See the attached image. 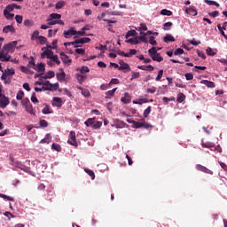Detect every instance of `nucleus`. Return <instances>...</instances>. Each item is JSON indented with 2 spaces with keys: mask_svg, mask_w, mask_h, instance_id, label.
<instances>
[{
  "mask_svg": "<svg viewBox=\"0 0 227 227\" xmlns=\"http://www.w3.org/2000/svg\"><path fill=\"white\" fill-rule=\"evenodd\" d=\"M21 10V5H18V4H8L5 8L4 9V17L7 20H13L15 15L14 10Z\"/></svg>",
  "mask_w": 227,
  "mask_h": 227,
  "instance_id": "obj_1",
  "label": "nucleus"
},
{
  "mask_svg": "<svg viewBox=\"0 0 227 227\" xmlns=\"http://www.w3.org/2000/svg\"><path fill=\"white\" fill-rule=\"evenodd\" d=\"M128 123H131L135 129H141V127H144V129H152L153 125L151 123H147L145 120V118H142L140 121H136L135 120L128 119Z\"/></svg>",
  "mask_w": 227,
  "mask_h": 227,
  "instance_id": "obj_2",
  "label": "nucleus"
},
{
  "mask_svg": "<svg viewBox=\"0 0 227 227\" xmlns=\"http://www.w3.org/2000/svg\"><path fill=\"white\" fill-rule=\"evenodd\" d=\"M59 88V83L56 82L52 84L50 81H45L43 84V90L44 91H56Z\"/></svg>",
  "mask_w": 227,
  "mask_h": 227,
  "instance_id": "obj_3",
  "label": "nucleus"
},
{
  "mask_svg": "<svg viewBox=\"0 0 227 227\" xmlns=\"http://www.w3.org/2000/svg\"><path fill=\"white\" fill-rule=\"evenodd\" d=\"M22 106L25 107L27 113H29V114L35 115V113L34 111L33 106H32L29 98H24L22 100Z\"/></svg>",
  "mask_w": 227,
  "mask_h": 227,
  "instance_id": "obj_4",
  "label": "nucleus"
},
{
  "mask_svg": "<svg viewBox=\"0 0 227 227\" xmlns=\"http://www.w3.org/2000/svg\"><path fill=\"white\" fill-rule=\"evenodd\" d=\"M89 42H90V38H80L79 40H74V42H67L64 43V45L66 47H67V45H74V47H79L80 43H89Z\"/></svg>",
  "mask_w": 227,
  "mask_h": 227,
  "instance_id": "obj_5",
  "label": "nucleus"
},
{
  "mask_svg": "<svg viewBox=\"0 0 227 227\" xmlns=\"http://www.w3.org/2000/svg\"><path fill=\"white\" fill-rule=\"evenodd\" d=\"M9 104L10 100L8 97L3 95L2 86H0V107H2V109H4L5 107H7V106H9Z\"/></svg>",
  "mask_w": 227,
  "mask_h": 227,
  "instance_id": "obj_6",
  "label": "nucleus"
},
{
  "mask_svg": "<svg viewBox=\"0 0 227 227\" xmlns=\"http://www.w3.org/2000/svg\"><path fill=\"white\" fill-rule=\"evenodd\" d=\"M67 143L69 145H72L73 146H75V147L78 146V143L76 141V134H75L74 130L70 131L69 138H68Z\"/></svg>",
  "mask_w": 227,
  "mask_h": 227,
  "instance_id": "obj_7",
  "label": "nucleus"
},
{
  "mask_svg": "<svg viewBox=\"0 0 227 227\" xmlns=\"http://www.w3.org/2000/svg\"><path fill=\"white\" fill-rule=\"evenodd\" d=\"M17 45L18 42H11L10 43L4 45L3 50L7 51V52H14Z\"/></svg>",
  "mask_w": 227,
  "mask_h": 227,
  "instance_id": "obj_8",
  "label": "nucleus"
},
{
  "mask_svg": "<svg viewBox=\"0 0 227 227\" xmlns=\"http://www.w3.org/2000/svg\"><path fill=\"white\" fill-rule=\"evenodd\" d=\"M196 169L199 171H202L203 173H207L208 175H214V171L212 169H209L206 166H203L202 164H196L195 166Z\"/></svg>",
  "mask_w": 227,
  "mask_h": 227,
  "instance_id": "obj_9",
  "label": "nucleus"
},
{
  "mask_svg": "<svg viewBox=\"0 0 227 227\" xmlns=\"http://www.w3.org/2000/svg\"><path fill=\"white\" fill-rule=\"evenodd\" d=\"M127 123L123 121L122 120H114L112 123V127H115V129H124L126 127Z\"/></svg>",
  "mask_w": 227,
  "mask_h": 227,
  "instance_id": "obj_10",
  "label": "nucleus"
},
{
  "mask_svg": "<svg viewBox=\"0 0 227 227\" xmlns=\"http://www.w3.org/2000/svg\"><path fill=\"white\" fill-rule=\"evenodd\" d=\"M1 81H4V84H11L12 82V77H9L8 75V69L4 70L1 76Z\"/></svg>",
  "mask_w": 227,
  "mask_h": 227,
  "instance_id": "obj_11",
  "label": "nucleus"
},
{
  "mask_svg": "<svg viewBox=\"0 0 227 227\" xmlns=\"http://www.w3.org/2000/svg\"><path fill=\"white\" fill-rule=\"evenodd\" d=\"M77 35V31L71 27L68 31H64V37L65 38H71L72 36H75Z\"/></svg>",
  "mask_w": 227,
  "mask_h": 227,
  "instance_id": "obj_12",
  "label": "nucleus"
},
{
  "mask_svg": "<svg viewBox=\"0 0 227 227\" xmlns=\"http://www.w3.org/2000/svg\"><path fill=\"white\" fill-rule=\"evenodd\" d=\"M185 13L187 15H191L192 17H196L198 15L197 9H194V7H186Z\"/></svg>",
  "mask_w": 227,
  "mask_h": 227,
  "instance_id": "obj_13",
  "label": "nucleus"
},
{
  "mask_svg": "<svg viewBox=\"0 0 227 227\" xmlns=\"http://www.w3.org/2000/svg\"><path fill=\"white\" fill-rule=\"evenodd\" d=\"M56 77L58 81L60 82H64L66 81L67 74H65L64 70H60L58 74H56Z\"/></svg>",
  "mask_w": 227,
  "mask_h": 227,
  "instance_id": "obj_14",
  "label": "nucleus"
},
{
  "mask_svg": "<svg viewBox=\"0 0 227 227\" xmlns=\"http://www.w3.org/2000/svg\"><path fill=\"white\" fill-rule=\"evenodd\" d=\"M3 33H4L5 35H8V33H16V29L15 27H13V26H4V27L3 28Z\"/></svg>",
  "mask_w": 227,
  "mask_h": 227,
  "instance_id": "obj_15",
  "label": "nucleus"
},
{
  "mask_svg": "<svg viewBox=\"0 0 227 227\" xmlns=\"http://www.w3.org/2000/svg\"><path fill=\"white\" fill-rule=\"evenodd\" d=\"M62 62L65 63V65H71L72 59H69L68 56L65 54V52H60Z\"/></svg>",
  "mask_w": 227,
  "mask_h": 227,
  "instance_id": "obj_16",
  "label": "nucleus"
},
{
  "mask_svg": "<svg viewBox=\"0 0 227 227\" xmlns=\"http://www.w3.org/2000/svg\"><path fill=\"white\" fill-rule=\"evenodd\" d=\"M15 166H16V168H19L20 169H22L23 171H26V172L30 171V168H28V166H26L25 164H22V162H16Z\"/></svg>",
  "mask_w": 227,
  "mask_h": 227,
  "instance_id": "obj_17",
  "label": "nucleus"
},
{
  "mask_svg": "<svg viewBox=\"0 0 227 227\" xmlns=\"http://www.w3.org/2000/svg\"><path fill=\"white\" fill-rule=\"evenodd\" d=\"M121 101L123 104H130V102H131L130 95H129V93H124V97H122V98H121Z\"/></svg>",
  "mask_w": 227,
  "mask_h": 227,
  "instance_id": "obj_18",
  "label": "nucleus"
},
{
  "mask_svg": "<svg viewBox=\"0 0 227 227\" xmlns=\"http://www.w3.org/2000/svg\"><path fill=\"white\" fill-rule=\"evenodd\" d=\"M148 102H153V99L151 98V100H148V98H140L139 100H134L133 104L142 105V104H146Z\"/></svg>",
  "mask_w": 227,
  "mask_h": 227,
  "instance_id": "obj_19",
  "label": "nucleus"
},
{
  "mask_svg": "<svg viewBox=\"0 0 227 227\" xmlns=\"http://www.w3.org/2000/svg\"><path fill=\"white\" fill-rule=\"evenodd\" d=\"M43 114H51L53 113V111H51V106H48L47 104H44V107L42 110Z\"/></svg>",
  "mask_w": 227,
  "mask_h": 227,
  "instance_id": "obj_20",
  "label": "nucleus"
},
{
  "mask_svg": "<svg viewBox=\"0 0 227 227\" xmlns=\"http://www.w3.org/2000/svg\"><path fill=\"white\" fill-rule=\"evenodd\" d=\"M148 54L150 58H152V59L155 61L156 47H152V49H149Z\"/></svg>",
  "mask_w": 227,
  "mask_h": 227,
  "instance_id": "obj_21",
  "label": "nucleus"
},
{
  "mask_svg": "<svg viewBox=\"0 0 227 227\" xmlns=\"http://www.w3.org/2000/svg\"><path fill=\"white\" fill-rule=\"evenodd\" d=\"M35 71L36 72H45V64L39 63L38 65H35Z\"/></svg>",
  "mask_w": 227,
  "mask_h": 227,
  "instance_id": "obj_22",
  "label": "nucleus"
},
{
  "mask_svg": "<svg viewBox=\"0 0 227 227\" xmlns=\"http://www.w3.org/2000/svg\"><path fill=\"white\" fill-rule=\"evenodd\" d=\"M121 67H119V70H130V67L128 63H124V61H120Z\"/></svg>",
  "mask_w": 227,
  "mask_h": 227,
  "instance_id": "obj_23",
  "label": "nucleus"
},
{
  "mask_svg": "<svg viewBox=\"0 0 227 227\" xmlns=\"http://www.w3.org/2000/svg\"><path fill=\"white\" fill-rule=\"evenodd\" d=\"M201 84H205L207 88H215V84L212 81L204 80L201 81Z\"/></svg>",
  "mask_w": 227,
  "mask_h": 227,
  "instance_id": "obj_24",
  "label": "nucleus"
},
{
  "mask_svg": "<svg viewBox=\"0 0 227 227\" xmlns=\"http://www.w3.org/2000/svg\"><path fill=\"white\" fill-rule=\"evenodd\" d=\"M47 24L48 26H56V24H58V20L52 19V12L50 15L49 19H47Z\"/></svg>",
  "mask_w": 227,
  "mask_h": 227,
  "instance_id": "obj_25",
  "label": "nucleus"
},
{
  "mask_svg": "<svg viewBox=\"0 0 227 227\" xmlns=\"http://www.w3.org/2000/svg\"><path fill=\"white\" fill-rule=\"evenodd\" d=\"M118 88H114L113 90H110L108 91H106V98H111L112 97L114 96L115 91H117Z\"/></svg>",
  "mask_w": 227,
  "mask_h": 227,
  "instance_id": "obj_26",
  "label": "nucleus"
},
{
  "mask_svg": "<svg viewBox=\"0 0 227 227\" xmlns=\"http://www.w3.org/2000/svg\"><path fill=\"white\" fill-rule=\"evenodd\" d=\"M45 54H46V58L48 59H51V60L53 59L54 52H53L52 49H49V45H48L47 51H45Z\"/></svg>",
  "mask_w": 227,
  "mask_h": 227,
  "instance_id": "obj_27",
  "label": "nucleus"
},
{
  "mask_svg": "<svg viewBox=\"0 0 227 227\" xmlns=\"http://www.w3.org/2000/svg\"><path fill=\"white\" fill-rule=\"evenodd\" d=\"M78 90H80V91H81L82 95H83V97H90V92L89 91V90L82 88L81 86L78 87Z\"/></svg>",
  "mask_w": 227,
  "mask_h": 227,
  "instance_id": "obj_28",
  "label": "nucleus"
},
{
  "mask_svg": "<svg viewBox=\"0 0 227 227\" xmlns=\"http://www.w3.org/2000/svg\"><path fill=\"white\" fill-rule=\"evenodd\" d=\"M27 67L29 68H34V70H36V63L35 61V58L33 57L30 58Z\"/></svg>",
  "mask_w": 227,
  "mask_h": 227,
  "instance_id": "obj_29",
  "label": "nucleus"
},
{
  "mask_svg": "<svg viewBox=\"0 0 227 227\" xmlns=\"http://www.w3.org/2000/svg\"><path fill=\"white\" fill-rule=\"evenodd\" d=\"M66 4L65 0H59V2H57V4H55V9L56 10H61V8H64Z\"/></svg>",
  "mask_w": 227,
  "mask_h": 227,
  "instance_id": "obj_30",
  "label": "nucleus"
},
{
  "mask_svg": "<svg viewBox=\"0 0 227 227\" xmlns=\"http://www.w3.org/2000/svg\"><path fill=\"white\" fill-rule=\"evenodd\" d=\"M164 58L160 56V54L158 53L157 49H155V55H154V61H157L158 63H160L163 61Z\"/></svg>",
  "mask_w": 227,
  "mask_h": 227,
  "instance_id": "obj_31",
  "label": "nucleus"
},
{
  "mask_svg": "<svg viewBox=\"0 0 227 227\" xmlns=\"http://www.w3.org/2000/svg\"><path fill=\"white\" fill-rule=\"evenodd\" d=\"M206 4H209V6H216L219 8L220 4L218 2H215V0H205Z\"/></svg>",
  "mask_w": 227,
  "mask_h": 227,
  "instance_id": "obj_32",
  "label": "nucleus"
},
{
  "mask_svg": "<svg viewBox=\"0 0 227 227\" xmlns=\"http://www.w3.org/2000/svg\"><path fill=\"white\" fill-rule=\"evenodd\" d=\"M165 43H168V42H176V38L172 36V35H166L164 37Z\"/></svg>",
  "mask_w": 227,
  "mask_h": 227,
  "instance_id": "obj_33",
  "label": "nucleus"
},
{
  "mask_svg": "<svg viewBox=\"0 0 227 227\" xmlns=\"http://www.w3.org/2000/svg\"><path fill=\"white\" fill-rule=\"evenodd\" d=\"M152 113V106H149L146 109H145L144 111V120H145V118H149V114H151Z\"/></svg>",
  "mask_w": 227,
  "mask_h": 227,
  "instance_id": "obj_34",
  "label": "nucleus"
},
{
  "mask_svg": "<svg viewBox=\"0 0 227 227\" xmlns=\"http://www.w3.org/2000/svg\"><path fill=\"white\" fill-rule=\"evenodd\" d=\"M160 13L161 15H166L167 17H171V15H173L172 11H169V9H161Z\"/></svg>",
  "mask_w": 227,
  "mask_h": 227,
  "instance_id": "obj_35",
  "label": "nucleus"
},
{
  "mask_svg": "<svg viewBox=\"0 0 227 227\" xmlns=\"http://www.w3.org/2000/svg\"><path fill=\"white\" fill-rule=\"evenodd\" d=\"M172 27H173V22H166L165 24H163L164 31H170Z\"/></svg>",
  "mask_w": 227,
  "mask_h": 227,
  "instance_id": "obj_36",
  "label": "nucleus"
},
{
  "mask_svg": "<svg viewBox=\"0 0 227 227\" xmlns=\"http://www.w3.org/2000/svg\"><path fill=\"white\" fill-rule=\"evenodd\" d=\"M137 54V51L136 49H130L129 52L126 53V58H131L132 56H136Z\"/></svg>",
  "mask_w": 227,
  "mask_h": 227,
  "instance_id": "obj_37",
  "label": "nucleus"
},
{
  "mask_svg": "<svg viewBox=\"0 0 227 227\" xmlns=\"http://www.w3.org/2000/svg\"><path fill=\"white\" fill-rule=\"evenodd\" d=\"M95 120H96V118H89V119L85 121V125H86L87 127H91V125H93V127H94Z\"/></svg>",
  "mask_w": 227,
  "mask_h": 227,
  "instance_id": "obj_38",
  "label": "nucleus"
},
{
  "mask_svg": "<svg viewBox=\"0 0 227 227\" xmlns=\"http://www.w3.org/2000/svg\"><path fill=\"white\" fill-rule=\"evenodd\" d=\"M24 26L26 27H33V26H35V22L34 20H24Z\"/></svg>",
  "mask_w": 227,
  "mask_h": 227,
  "instance_id": "obj_39",
  "label": "nucleus"
},
{
  "mask_svg": "<svg viewBox=\"0 0 227 227\" xmlns=\"http://www.w3.org/2000/svg\"><path fill=\"white\" fill-rule=\"evenodd\" d=\"M52 137L51 136V134H46L45 137L43 139L41 140V143H51Z\"/></svg>",
  "mask_w": 227,
  "mask_h": 227,
  "instance_id": "obj_40",
  "label": "nucleus"
},
{
  "mask_svg": "<svg viewBox=\"0 0 227 227\" xmlns=\"http://www.w3.org/2000/svg\"><path fill=\"white\" fill-rule=\"evenodd\" d=\"M53 102L56 103V106H57L58 107H61V106H62V100H61V98H59V97H54V98H53Z\"/></svg>",
  "mask_w": 227,
  "mask_h": 227,
  "instance_id": "obj_41",
  "label": "nucleus"
},
{
  "mask_svg": "<svg viewBox=\"0 0 227 227\" xmlns=\"http://www.w3.org/2000/svg\"><path fill=\"white\" fill-rule=\"evenodd\" d=\"M217 27L219 29L220 34L225 38V40H227V35H225L224 33L223 25L222 27L221 24H217Z\"/></svg>",
  "mask_w": 227,
  "mask_h": 227,
  "instance_id": "obj_42",
  "label": "nucleus"
},
{
  "mask_svg": "<svg viewBox=\"0 0 227 227\" xmlns=\"http://www.w3.org/2000/svg\"><path fill=\"white\" fill-rule=\"evenodd\" d=\"M128 43H131L132 45H137L140 43L139 40L137 38H129V40H127Z\"/></svg>",
  "mask_w": 227,
  "mask_h": 227,
  "instance_id": "obj_43",
  "label": "nucleus"
},
{
  "mask_svg": "<svg viewBox=\"0 0 227 227\" xmlns=\"http://www.w3.org/2000/svg\"><path fill=\"white\" fill-rule=\"evenodd\" d=\"M141 77L140 72H132L131 73V81H134V79H139Z\"/></svg>",
  "mask_w": 227,
  "mask_h": 227,
  "instance_id": "obj_44",
  "label": "nucleus"
},
{
  "mask_svg": "<svg viewBox=\"0 0 227 227\" xmlns=\"http://www.w3.org/2000/svg\"><path fill=\"white\" fill-rule=\"evenodd\" d=\"M139 31H140V35H144L143 33L144 31H148V27L146 24H140Z\"/></svg>",
  "mask_w": 227,
  "mask_h": 227,
  "instance_id": "obj_45",
  "label": "nucleus"
},
{
  "mask_svg": "<svg viewBox=\"0 0 227 227\" xmlns=\"http://www.w3.org/2000/svg\"><path fill=\"white\" fill-rule=\"evenodd\" d=\"M83 74H78L77 75H76V79H77V81L79 82H83L84 81H85V79H86V75H82Z\"/></svg>",
  "mask_w": 227,
  "mask_h": 227,
  "instance_id": "obj_46",
  "label": "nucleus"
},
{
  "mask_svg": "<svg viewBox=\"0 0 227 227\" xmlns=\"http://www.w3.org/2000/svg\"><path fill=\"white\" fill-rule=\"evenodd\" d=\"M163 74H164V70H159L158 75H157V77L155 78V81H156V82L161 81V79H162V77H163Z\"/></svg>",
  "mask_w": 227,
  "mask_h": 227,
  "instance_id": "obj_47",
  "label": "nucleus"
},
{
  "mask_svg": "<svg viewBox=\"0 0 227 227\" xmlns=\"http://www.w3.org/2000/svg\"><path fill=\"white\" fill-rule=\"evenodd\" d=\"M51 148L53 150H56L57 152H61V145H59L58 143H53Z\"/></svg>",
  "mask_w": 227,
  "mask_h": 227,
  "instance_id": "obj_48",
  "label": "nucleus"
},
{
  "mask_svg": "<svg viewBox=\"0 0 227 227\" xmlns=\"http://www.w3.org/2000/svg\"><path fill=\"white\" fill-rule=\"evenodd\" d=\"M39 35L40 32L39 31H34L32 36H31V40L35 41V40H39Z\"/></svg>",
  "mask_w": 227,
  "mask_h": 227,
  "instance_id": "obj_49",
  "label": "nucleus"
},
{
  "mask_svg": "<svg viewBox=\"0 0 227 227\" xmlns=\"http://www.w3.org/2000/svg\"><path fill=\"white\" fill-rule=\"evenodd\" d=\"M85 171H86V173H88V175H90V176L91 177L92 180H94L96 178V175L92 169L86 168Z\"/></svg>",
  "mask_w": 227,
  "mask_h": 227,
  "instance_id": "obj_50",
  "label": "nucleus"
},
{
  "mask_svg": "<svg viewBox=\"0 0 227 227\" xmlns=\"http://www.w3.org/2000/svg\"><path fill=\"white\" fill-rule=\"evenodd\" d=\"M38 43L41 45H44L47 43V38H45V36H40L39 35Z\"/></svg>",
  "mask_w": 227,
  "mask_h": 227,
  "instance_id": "obj_51",
  "label": "nucleus"
},
{
  "mask_svg": "<svg viewBox=\"0 0 227 227\" xmlns=\"http://www.w3.org/2000/svg\"><path fill=\"white\" fill-rule=\"evenodd\" d=\"M51 19H53L54 20H59V19H61V15L59 14V12H51Z\"/></svg>",
  "mask_w": 227,
  "mask_h": 227,
  "instance_id": "obj_52",
  "label": "nucleus"
},
{
  "mask_svg": "<svg viewBox=\"0 0 227 227\" xmlns=\"http://www.w3.org/2000/svg\"><path fill=\"white\" fill-rule=\"evenodd\" d=\"M177 102H184V100H185V95H184V93H179L176 98Z\"/></svg>",
  "mask_w": 227,
  "mask_h": 227,
  "instance_id": "obj_53",
  "label": "nucleus"
},
{
  "mask_svg": "<svg viewBox=\"0 0 227 227\" xmlns=\"http://www.w3.org/2000/svg\"><path fill=\"white\" fill-rule=\"evenodd\" d=\"M207 56H215L216 52H214L213 49L211 47H207L206 51Z\"/></svg>",
  "mask_w": 227,
  "mask_h": 227,
  "instance_id": "obj_54",
  "label": "nucleus"
},
{
  "mask_svg": "<svg viewBox=\"0 0 227 227\" xmlns=\"http://www.w3.org/2000/svg\"><path fill=\"white\" fill-rule=\"evenodd\" d=\"M48 49H58V40H53L52 45H48Z\"/></svg>",
  "mask_w": 227,
  "mask_h": 227,
  "instance_id": "obj_55",
  "label": "nucleus"
},
{
  "mask_svg": "<svg viewBox=\"0 0 227 227\" xmlns=\"http://www.w3.org/2000/svg\"><path fill=\"white\" fill-rule=\"evenodd\" d=\"M24 91H18L17 95H16V98L17 100H22V98H24Z\"/></svg>",
  "mask_w": 227,
  "mask_h": 227,
  "instance_id": "obj_56",
  "label": "nucleus"
},
{
  "mask_svg": "<svg viewBox=\"0 0 227 227\" xmlns=\"http://www.w3.org/2000/svg\"><path fill=\"white\" fill-rule=\"evenodd\" d=\"M137 35V32L133 29L131 31H128L126 34V39L130 38V36H135Z\"/></svg>",
  "mask_w": 227,
  "mask_h": 227,
  "instance_id": "obj_57",
  "label": "nucleus"
},
{
  "mask_svg": "<svg viewBox=\"0 0 227 227\" xmlns=\"http://www.w3.org/2000/svg\"><path fill=\"white\" fill-rule=\"evenodd\" d=\"M31 101L34 103V104H36L39 102L37 97H36V93H32V96H31Z\"/></svg>",
  "mask_w": 227,
  "mask_h": 227,
  "instance_id": "obj_58",
  "label": "nucleus"
},
{
  "mask_svg": "<svg viewBox=\"0 0 227 227\" xmlns=\"http://www.w3.org/2000/svg\"><path fill=\"white\" fill-rule=\"evenodd\" d=\"M15 20L18 24H22L23 22V17L22 15H16Z\"/></svg>",
  "mask_w": 227,
  "mask_h": 227,
  "instance_id": "obj_59",
  "label": "nucleus"
},
{
  "mask_svg": "<svg viewBox=\"0 0 227 227\" xmlns=\"http://www.w3.org/2000/svg\"><path fill=\"white\" fill-rule=\"evenodd\" d=\"M175 56H180L181 54H184V49H176L174 52Z\"/></svg>",
  "mask_w": 227,
  "mask_h": 227,
  "instance_id": "obj_60",
  "label": "nucleus"
},
{
  "mask_svg": "<svg viewBox=\"0 0 227 227\" xmlns=\"http://www.w3.org/2000/svg\"><path fill=\"white\" fill-rule=\"evenodd\" d=\"M87 31V27H82V31H76V35H80V36H85Z\"/></svg>",
  "mask_w": 227,
  "mask_h": 227,
  "instance_id": "obj_61",
  "label": "nucleus"
},
{
  "mask_svg": "<svg viewBox=\"0 0 227 227\" xmlns=\"http://www.w3.org/2000/svg\"><path fill=\"white\" fill-rule=\"evenodd\" d=\"M149 43H150L151 45H153V46L157 45V42H156L154 36H150V38H149Z\"/></svg>",
  "mask_w": 227,
  "mask_h": 227,
  "instance_id": "obj_62",
  "label": "nucleus"
},
{
  "mask_svg": "<svg viewBox=\"0 0 227 227\" xmlns=\"http://www.w3.org/2000/svg\"><path fill=\"white\" fill-rule=\"evenodd\" d=\"M56 74L55 72H52V70H50L49 72H47V77L48 79H52L53 77H55Z\"/></svg>",
  "mask_w": 227,
  "mask_h": 227,
  "instance_id": "obj_63",
  "label": "nucleus"
},
{
  "mask_svg": "<svg viewBox=\"0 0 227 227\" xmlns=\"http://www.w3.org/2000/svg\"><path fill=\"white\" fill-rule=\"evenodd\" d=\"M184 76L187 81H192L194 79L193 74H185Z\"/></svg>",
  "mask_w": 227,
  "mask_h": 227,
  "instance_id": "obj_64",
  "label": "nucleus"
}]
</instances>
